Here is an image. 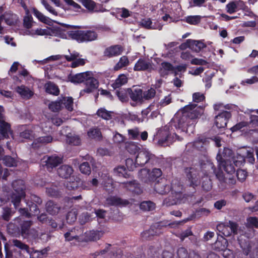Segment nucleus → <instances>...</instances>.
<instances>
[{
    "label": "nucleus",
    "instance_id": "nucleus-1",
    "mask_svg": "<svg viewBox=\"0 0 258 258\" xmlns=\"http://www.w3.org/2000/svg\"><path fill=\"white\" fill-rule=\"evenodd\" d=\"M9 243L5 245L6 258H12L13 254L16 258H23L25 254L31 255L32 249L21 240L13 239Z\"/></svg>",
    "mask_w": 258,
    "mask_h": 258
},
{
    "label": "nucleus",
    "instance_id": "nucleus-2",
    "mask_svg": "<svg viewBox=\"0 0 258 258\" xmlns=\"http://www.w3.org/2000/svg\"><path fill=\"white\" fill-rule=\"evenodd\" d=\"M74 99L72 97L61 96L55 101L51 102L48 105L49 109L52 112H56L66 109L72 112L74 109Z\"/></svg>",
    "mask_w": 258,
    "mask_h": 258
},
{
    "label": "nucleus",
    "instance_id": "nucleus-3",
    "mask_svg": "<svg viewBox=\"0 0 258 258\" xmlns=\"http://www.w3.org/2000/svg\"><path fill=\"white\" fill-rule=\"evenodd\" d=\"M14 191L10 196V200L16 209L20 206L21 201L25 196V186L22 180H16L12 183Z\"/></svg>",
    "mask_w": 258,
    "mask_h": 258
},
{
    "label": "nucleus",
    "instance_id": "nucleus-4",
    "mask_svg": "<svg viewBox=\"0 0 258 258\" xmlns=\"http://www.w3.org/2000/svg\"><path fill=\"white\" fill-rule=\"evenodd\" d=\"M84 88L80 92V97L86 96L87 95L94 93L95 99H97L99 96L98 88L99 82L93 76H89L83 83Z\"/></svg>",
    "mask_w": 258,
    "mask_h": 258
},
{
    "label": "nucleus",
    "instance_id": "nucleus-5",
    "mask_svg": "<svg viewBox=\"0 0 258 258\" xmlns=\"http://www.w3.org/2000/svg\"><path fill=\"white\" fill-rule=\"evenodd\" d=\"M239 244L245 255H249L250 258H258V245L249 240H239Z\"/></svg>",
    "mask_w": 258,
    "mask_h": 258
},
{
    "label": "nucleus",
    "instance_id": "nucleus-6",
    "mask_svg": "<svg viewBox=\"0 0 258 258\" xmlns=\"http://www.w3.org/2000/svg\"><path fill=\"white\" fill-rule=\"evenodd\" d=\"M33 224L32 221H24L22 226V236L28 239L29 241H36L39 238V233L37 230L31 228Z\"/></svg>",
    "mask_w": 258,
    "mask_h": 258
},
{
    "label": "nucleus",
    "instance_id": "nucleus-7",
    "mask_svg": "<svg viewBox=\"0 0 258 258\" xmlns=\"http://www.w3.org/2000/svg\"><path fill=\"white\" fill-rule=\"evenodd\" d=\"M157 161L156 156L146 150H142L138 152L135 160V164L142 166L147 163L154 164Z\"/></svg>",
    "mask_w": 258,
    "mask_h": 258
},
{
    "label": "nucleus",
    "instance_id": "nucleus-8",
    "mask_svg": "<svg viewBox=\"0 0 258 258\" xmlns=\"http://www.w3.org/2000/svg\"><path fill=\"white\" fill-rule=\"evenodd\" d=\"M62 162L61 158L56 155L45 156L41 160V165L49 171L56 167Z\"/></svg>",
    "mask_w": 258,
    "mask_h": 258
},
{
    "label": "nucleus",
    "instance_id": "nucleus-9",
    "mask_svg": "<svg viewBox=\"0 0 258 258\" xmlns=\"http://www.w3.org/2000/svg\"><path fill=\"white\" fill-rule=\"evenodd\" d=\"M23 225V221H21L19 218H17L8 224L7 231L13 236L19 237L20 235L22 236Z\"/></svg>",
    "mask_w": 258,
    "mask_h": 258
},
{
    "label": "nucleus",
    "instance_id": "nucleus-10",
    "mask_svg": "<svg viewBox=\"0 0 258 258\" xmlns=\"http://www.w3.org/2000/svg\"><path fill=\"white\" fill-rule=\"evenodd\" d=\"M216 159L220 168L222 167L229 174H232L235 172L236 166L234 165L232 160L224 159L220 154L217 155Z\"/></svg>",
    "mask_w": 258,
    "mask_h": 258
},
{
    "label": "nucleus",
    "instance_id": "nucleus-11",
    "mask_svg": "<svg viewBox=\"0 0 258 258\" xmlns=\"http://www.w3.org/2000/svg\"><path fill=\"white\" fill-rule=\"evenodd\" d=\"M214 109L215 111L219 113H231V111L244 112V110L239 108V107L232 104H227L224 105L222 103H217L214 105Z\"/></svg>",
    "mask_w": 258,
    "mask_h": 258
},
{
    "label": "nucleus",
    "instance_id": "nucleus-12",
    "mask_svg": "<svg viewBox=\"0 0 258 258\" xmlns=\"http://www.w3.org/2000/svg\"><path fill=\"white\" fill-rule=\"evenodd\" d=\"M186 180L188 184L195 188L200 184L199 178L197 171L193 168H186L185 169Z\"/></svg>",
    "mask_w": 258,
    "mask_h": 258
},
{
    "label": "nucleus",
    "instance_id": "nucleus-13",
    "mask_svg": "<svg viewBox=\"0 0 258 258\" xmlns=\"http://www.w3.org/2000/svg\"><path fill=\"white\" fill-rule=\"evenodd\" d=\"M228 241L223 236H218L216 241L212 244L213 249L218 251H223L224 256H226V252H230L229 249H227Z\"/></svg>",
    "mask_w": 258,
    "mask_h": 258
},
{
    "label": "nucleus",
    "instance_id": "nucleus-14",
    "mask_svg": "<svg viewBox=\"0 0 258 258\" xmlns=\"http://www.w3.org/2000/svg\"><path fill=\"white\" fill-rule=\"evenodd\" d=\"M123 48L120 45H113L106 48L103 51V56L110 58L121 54Z\"/></svg>",
    "mask_w": 258,
    "mask_h": 258
},
{
    "label": "nucleus",
    "instance_id": "nucleus-15",
    "mask_svg": "<svg viewBox=\"0 0 258 258\" xmlns=\"http://www.w3.org/2000/svg\"><path fill=\"white\" fill-rule=\"evenodd\" d=\"M0 134L4 138H8L13 135L11 125L5 121L3 114H0Z\"/></svg>",
    "mask_w": 258,
    "mask_h": 258
},
{
    "label": "nucleus",
    "instance_id": "nucleus-16",
    "mask_svg": "<svg viewBox=\"0 0 258 258\" xmlns=\"http://www.w3.org/2000/svg\"><path fill=\"white\" fill-rule=\"evenodd\" d=\"M245 6V4L243 1L234 0L230 1L226 5V10L227 13L232 14L240 10H243Z\"/></svg>",
    "mask_w": 258,
    "mask_h": 258
},
{
    "label": "nucleus",
    "instance_id": "nucleus-17",
    "mask_svg": "<svg viewBox=\"0 0 258 258\" xmlns=\"http://www.w3.org/2000/svg\"><path fill=\"white\" fill-rule=\"evenodd\" d=\"M89 76H93V74L90 71H87L83 73H78L74 75L71 74L68 76V80L74 84L84 83L85 80L88 78Z\"/></svg>",
    "mask_w": 258,
    "mask_h": 258
},
{
    "label": "nucleus",
    "instance_id": "nucleus-18",
    "mask_svg": "<svg viewBox=\"0 0 258 258\" xmlns=\"http://www.w3.org/2000/svg\"><path fill=\"white\" fill-rule=\"evenodd\" d=\"M245 226L248 229L249 233L247 237H253L255 230L254 229H258V218L256 217H249L246 219Z\"/></svg>",
    "mask_w": 258,
    "mask_h": 258
},
{
    "label": "nucleus",
    "instance_id": "nucleus-19",
    "mask_svg": "<svg viewBox=\"0 0 258 258\" xmlns=\"http://www.w3.org/2000/svg\"><path fill=\"white\" fill-rule=\"evenodd\" d=\"M154 190L160 195L168 193L170 190V185L165 179L157 181L154 185Z\"/></svg>",
    "mask_w": 258,
    "mask_h": 258
},
{
    "label": "nucleus",
    "instance_id": "nucleus-20",
    "mask_svg": "<svg viewBox=\"0 0 258 258\" xmlns=\"http://www.w3.org/2000/svg\"><path fill=\"white\" fill-rule=\"evenodd\" d=\"M152 68V62L144 58H140L135 63L134 70L135 71H151Z\"/></svg>",
    "mask_w": 258,
    "mask_h": 258
},
{
    "label": "nucleus",
    "instance_id": "nucleus-21",
    "mask_svg": "<svg viewBox=\"0 0 258 258\" xmlns=\"http://www.w3.org/2000/svg\"><path fill=\"white\" fill-rule=\"evenodd\" d=\"M120 184L133 194L140 195L143 191L140 185L136 180L124 181L120 182Z\"/></svg>",
    "mask_w": 258,
    "mask_h": 258
},
{
    "label": "nucleus",
    "instance_id": "nucleus-22",
    "mask_svg": "<svg viewBox=\"0 0 258 258\" xmlns=\"http://www.w3.org/2000/svg\"><path fill=\"white\" fill-rule=\"evenodd\" d=\"M129 203L128 200L116 196H109L105 201V204L108 206H127Z\"/></svg>",
    "mask_w": 258,
    "mask_h": 258
},
{
    "label": "nucleus",
    "instance_id": "nucleus-23",
    "mask_svg": "<svg viewBox=\"0 0 258 258\" xmlns=\"http://www.w3.org/2000/svg\"><path fill=\"white\" fill-rule=\"evenodd\" d=\"M204 106L190 103L180 109L181 113H204Z\"/></svg>",
    "mask_w": 258,
    "mask_h": 258
},
{
    "label": "nucleus",
    "instance_id": "nucleus-24",
    "mask_svg": "<svg viewBox=\"0 0 258 258\" xmlns=\"http://www.w3.org/2000/svg\"><path fill=\"white\" fill-rule=\"evenodd\" d=\"M129 96L132 101L136 103H143V90L141 88L132 89L128 88Z\"/></svg>",
    "mask_w": 258,
    "mask_h": 258
},
{
    "label": "nucleus",
    "instance_id": "nucleus-25",
    "mask_svg": "<svg viewBox=\"0 0 258 258\" xmlns=\"http://www.w3.org/2000/svg\"><path fill=\"white\" fill-rule=\"evenodd\" d=\"M157 135L159 137L165 136V138L159 140L158 143L159 145L164 147L169 146V144L171 143L169 142L171 138L169 135L167 127H165L164 128L159 130Z\"/></svg>",
    "mask_w": 258,
    "mask_h": 258
},
{
    "label": "nucleus",
    "instance_id": "nucleus-26",
    "mask_svg": "<svg viewBox=\"0 0 258 258\" xmlns=\"http://www.w3.org/2000/svg\"><path fill=\"white\" fill-rule=\"evenodd\" d=\"M170 185L172 194L174 195L176 198H179L182 192L183 185L176 179L173 180Z\"/></svg>",
    "mask_w": 258,
    "mask_h": 258
},
{
    "label": "nucleus",
    "instance_id": "nucleus-27",
    "mask_svg": "<svg viewBox=\"0 0 258 258\" xmlns=\"http://www.w3.org/2000/svg\"><path fill=\"white\" fill-rule=\"evenodd\" d=\"M174 67L170 62L163 61L161 63L159 69V73L161 77H165L169 74V72L173 73Z\"/></svg>",
    "mask_w": 258,
    "mask_h": 258
},
{
    "label": "nucleus",
    "instance_id": "nucleus-28",
    "mask_svg": "<svg viewBox=\"0 0 258 258\" xmlns=\"http://www.w3.org/2000/svg\"><path fill=\"white\" fill-rule=\"evenodd\" d=\"M47 212L51 215H56L60 211L61 207L52 201H48L45 204Z\"/></svg>",
    "mask_w": 258,
    "mask_h": 258
},
{
    "label": "nucleus",
    "instance_id": "nucleus-29",
    "mask_svg": "<svg viewBox=\"0 0 258 258\" xmlns=\"http://www.w3.org/2000/svg\"><path fill=\"white\" fill-rule=\"evenodd\" d=\"M230 114H218L215 117V124L219 128H225L227 123L228 118Z\"/></svg>",
    "mask_w": 258,
    "mask_h": 258
},
{
    "label": "nucleus",
    "instance_id": "nucleus-30",
    "mask_svg": "<svg viewBox=\"0 0 258 258\" xmlns=\"http://www.w3.org/2000/svg\"><path fill=\"white\" fill-rule=\"evenodd\" d=\"M188 47L195 52H199L203 48L206 47L207 45L202 41L195 40L191 39L187 40Z\"/></svg>",
    "mask_w": 258,
    "mask_h": 258
},
{
    "label": "nucleus",
    "instance_id": "nucleus-31",
    "mask_svg": "<svg viewBox=\"0 0 258 258\" xmlns=\"http://www.w3.org/2000/svg\"><path fill=\"white\" fill-rule=\"evenodd\" d=\"M16 91L20 94L22 98L26 99L31 98L34 94L33 91L24 85L17 87Z\"/></svg>",
    "mask_w": 258,
    "mask_h": 258
},
{
    "label": "nucleus",
    "instance_id": "nucleus-32",
    "mask_svg": "<svg viewBox=\"0 0 258 258\" xmlns=\"http://www.w3.org/2000/svg\"><path fill=\"white\" fill-rule=\"evenodd\" d=\"M59 176L63 178L69 177L73 172L72 167L68 165H62L57 170Z\"/></svg>",
    "mask_w": 258,
    "mask_h": 258
},
{
    "label": "nucleus",
    "instance_id": "nucleus-33",
    "mask_svg": "<svg viewBox=\"0 0 258 258\" xmlns=\"http://www.w3.org/2000/svg\"><path fill=\"white\" fill-rule=\"evenodd\" d=\"M160 233V230L155 225H153L151 226L149 229L144 231L141 235L143 239L150 240L152 237L159 235Z\"/></svg>",
    "mask_w": 258,
    "mask_h": 258
},
{
    "label": "nucleus",
    "instance_id": "nucleus-34",
    "mask_svg": "<svg viewBox=\"0 0 258 258\" xmlns=\"http://www.w3.org/2000/svg\"><path fill=\"white\" fill-rule=\"evenodd\" d=\"M83 184V181L78 177H72L65 183V186L69 190H74L79 188Z\"/></svg>",
    "mask_w": 258,
    "mask_h": 258
},
{
    "label": "nucleus",
    "instance_id": "nucleus-35",
    "mask_svg": "<svg viewBox=\"0 0 258 258\" xmlns=\"http://www.w3.org/2000/svg\"><path fill=\"white\" fill-rule=\"evenodd\" d=\"M212 168L217 178L220 182V185H219V186H220V188L222 190L226 189L225 183L226 182V179L224 176L223 172L221 169L217 170L214 166H212Z\"/></svg>",
    "mask_w": 258,
    "mask_h": 258
},
{
    "label": "nucleus",
    "instance_id": "nucleus-36",
    "mask_svg": "<svg viewBox=\"0 0 258 258\" xmlns=\"http://www.w3.org/2000/svg\"><path fill=\"white\" fill-rule=\"evenodd\" d=\"M103 233L101 231L92 230L85 233V240L86 241H96L100 239Z\"/></svg>",
    "mask_w": 258,
    "mask_h": 258
},
{
    "label": "nucleus",
    "instance_id": "nucleus-37",
    "mask_svg": "<svg viewBox=\"0 0 258 258\" xmlns=\"http://www.w3.org/2000/svg\"><path fill=\"white\" fill-rule=\"evenodd\" d=\"M46 93L54 96H57L59 94V89L54 83L48 81L44 85Z\"/></svg>",
    "mask_w": 258,
    "mask_h": 258
},
{
    "label": "nucleus",
    "instance_id": "nucleus-38",
    "mask_svg": "<svg viewBox=\"0 0 258 258\" xmlns=\"http://www.w3.org/2000/svg\"><path fill=\"white\" fill-rule=\"evenodd\" d=\"M47 195L52 197H58L61 195L60 189L56 185L51 184L46 187Z\"/></svg>",
    "mask_w": 258,
    "mask_h": 258
},
{
    "label": "nucleus",
    "instance_id": "nucleus-39",
    "mask_svg": "<svg viewBox=\"0 0 258 258\" xmlns=\"http://www.w3.org/2000/svg\"><path fill=\"white\" fill-rule=\"evenodd\" d=\"M98 35L93 30H83L82 42H89L95 40L97 39Z\"/></svg>",
    "mask_w": 258,
    "mask_h": 258
},
{
    "label": "nucleus",
    "instance_id": "nucleus-40",
    "mask_svg": "<svg viewBox=\"0 0 258 258\" xmlns=\"http://www.w3.org/2000/svg\"><path fill=\"white\" fill-rule=\"evenodd\" d=\"M68 34L70 39L75 40L79 43H82L83 30H70L68 31Z\"/></svg>",
    "mask_w": 258,
    "mask_h": 258
},
{
    "label": "nucleus",
    "instance_id": "nucleus-41",
    "mask_svg": "<svg viewBox=\"0 0 258 258\" xmlns=\"http://www.w3.org/2000/svg\"><path fill=\"white\" fill-rule=\"evenodd\" d=\"M217 229L221 234H219L218 236H220V235L226 237H228L231 235V231L230 230V228H229L228 224L226 225L223 223H220L218 224L217 226Z\"/></svg>",
    "mask_w": 258,
    "mask_h": 258
},
{
    "label": "nucleus",
    "instance_id": "nucleus-42",
    "mask_svg": "<svg viewBox=\"0 0 258 258\" xmlns=\"http://www.w3.org/2000/svg\"><path fill=\"white\" fill-rule=\"evenodd\" d=\"M127 82V78L124 74H121L118 76L115 82L111 85L112 87L114 89L119 88L122 85L125 84Z\"/></svg>",
    "mask_w": 258,
    "mask_h": 258
},
{
    "label": "nucleus",
    "instance_id": "nucleus-43",
    "mask_svg": "<svg viewBox=\"0 0 258 258\" xmlns=\"http://www.w3.org/2000/svg\"><path fill=\"white\" fill-rule=\"evenodd\" d=\"M89 138L97 141L102 140V136L100 130L98 127L91 128L88 132Z\"/></svg>",
    "mask_w": 258,
    "mask_h": 258
},
{
    "label": "nucleus",
    "instance_id": "nucleus-44",
    "mask_svg": "<svg viewBox=\"0 0 258 258\" xmlns=\"http://www.w3.org/2000/svg\"><path fill=\"white\" fill-rule=\"evenodd\" d=\"M188 118L187 114H175L173 120L174 122H177L179 125L183 126L185 123H190Z\"/></svg>",
    "mask_w": 258,
    "mask_h": 258
},
{
    "label": "nucleus",
    "instance_id": "nucleus-45",
    "mask_svg": "<svg viewBox=\"0 0 258 258\" xmlns=\"http://www.w3.org/2000/svg\"><path fill=\"white\" fill-rule=\"evenodd\" d=\"M128 88L126 89H120L116 91L115 94L121 102H126L128 101Z\"/></svg>",
    "mask_w": 258,
    "mask_h": 258
},
{
    "label": "nucleus",
    "instance_id": "nucleus-46",
    "mask_svg": "<svg viewBox=\"0 0 258 258\" xmlns=\"http://www.w3.org/2000/svg\"><path fill=\"white\" fill-rule=\"evenodd\" d=\"M209 143V139L206 138H199L194 142V146L197 149L203 151L205 150V146Z\"/></svg>",
    "mask_w": 258,
    "mask_h": 258
},
{
    "label": "nucleus",
    "instance_id": "nucleus-47",
    "mask_svg": "<svg viewBox=\"0 0 258 258\" xmlns=\"http://www.w3.org/2000/svg\"><path fill=\"white\" fill-rule=\"evenodd\" d=\"M141 210L143 211H151L155 209V204L150 201H143L140 205Z\"/></svg>",
    "mask_w": 258,
    "mask_h": 258
},
{
    "label": "nucleus",
    "instance_id": "nucleus-48",
    "mask_svg": "<svg viewBox=\"0 0 258 258\" xmlns=\"http://www.w3.org/2000/svg\"><path fill=\"white\" fill-rule=\"evenodd\" d=\"M232 161L236 167H240L245 162V158L244 156L237 153L234 154Z\"/></svg>",
    "mask_w": 258,
    "mask_h": 258
},
{
    "label": "nucleus",
    "instance_id": "nucleus-49",
    "mask_svg": "<svg viewBox=\"0 0 258 258\" xmlns=\"http://www.w3.org/2000/svg\"><path fill=\"white\" fill-rule=\"evenodd\" d=\"M129 60L126 56H122L119 59V61L114 66V70L118 71L121 68L126 67L128 65Z\"/></svg>",
    "mask_w": 258,
    "mask_h": 258
},
{
    "label": "nucleus",
    "instance_id": "nucleus-50",
    "mask_svg": "<svg viewBox=\"0 0 258 258\" xmlns=\"http://www.w3.org/2000/svg\"><path fill=\"white\" fill-rule=\"evenodd\" d=\"M139 177L144 182L148 183L150 182V179L149 178L150 175L148 170L146 169H142L139 172L138 174Z\"/></svg>",
    "mask_w": 258,
    "mask_h": 258
},
{
    "label": "nucleus",
    "instance_id": "nucleus-51",
    "mask_svg": "<svg viewBox=\"0 0 258 258\" xmlns=\"http://www.w3.org/2000/svg\"><path fill=\"white\" fill-rule=\"evenodd\" d=\"M77 211L76 209H72L69 211L66 216L67 222L70 224L74 223L77 220Z\"/></svg>",
    "mask_w": 258,
    "mask_h": 258
},
{
    "label": "nucleus",
    "instance_id": "nucleus-52",
    "mask_svg": "<svg viewBox=\"0 0 258 258\" xmlns=\"http://www.w3.org/2000/svg\"><path fill=\"white\" fill-rule=\"evenodd\" d=\"M156 90L153 88H150L147 91H143V101L144 100H149L153 98L156 95Z\"/></svg>",
    "mask_w": 258,
    "mask_h": 258
},
{
    "label": "nucleus",
    "instance_id": "nucleus-53",
    "mask_svg": "<svg viewBox=\"0 0 258 258\" xmlns=\"http://www.w3.org/2000/svg\"><path fill=\"white\" fill-rule=\"evenodd\" d=\"M140 25L147 29H156L157 27L152 25V22L150 18L143 19L140 22Z\"/></svg>",
    "mask_w": 258,
    "mask_h": 258
},
{
    "label": "nucleus",
    "instance_id": "nucleus-54",
    "mask_svg": "<svg viewBox=\"0 0 258 258\" xmlns=\"http://www.w3.org/2000/svg\"><path fill=\"white\" fill-rule=\"evenodd\" d=\"M114 173L119 176H123L125 178L129 177V174L126 172V170L124 166H119L114 169Z\"/></svg>",
    "mask_w": 258,
    "mask_h": 258
},
{
    "label": "nucleus",
    "instance_id": "nucleus-55",
    "mask_svg": "<svg viewBox=\"0 0 258 258\" xmlns=\"http://www.w3.org/2000/svg\"><path fill=\"white\" fill-rule=\"evenodd\" d=\"M81 172L85 175H89L91 172L90 164L87 162L82 163L79 167Z\"/></svg>",
    "mask_w": 258,
    "mask_h": 258
},
{
    "label": "nucleus",
    "instance_id": "nucleus-56",
    "mask_svg": "<svg viewBox=\"0 0 258 258\" xmlns=\"http://www.w3.org/2000/svg\"><path fill=\"white\" fill-rule=\"evenodd\" d=\"M162 174L161 170L159 168H154L151 172H150V179L151 181H154L158 178L160 177Z\"/></svg>",
    "mask_w": 258,
    "mask_h": 258
},
{
    "label": "nucleus",
    "instance_id": "nucleus-57",
    "mask_svg": "<svg viewBox=\"0 0 258 258\" xmlns=\"http://www.w3.org/2000/svg\"><path fill=\"white\" fill-rule=\"evenodd\" d=\"M201 21L200 16H189L185 17V22L190 25H196Z\"/></svg>",
    "mask_w": 258,
    "mask_h": 258
},
{
    "label": "nucleus",
    "instance_id": "nucleus-58",
    "mask_svg": "<svg viewBox=\"0 0 258 258\" xmlns=\"http://www.w3.org/2000/svg\"><path fill=\"white\" fill-rule=\"evenodd\" d=\"M212 181L210 178L207 176H204L202 178V187L206 191L210 190L212 188Z\"/></svg>",
    "mask_w": 258,
    "mask_h": 258
},
{
    "label": "nucleus",
    "instance_id": "nucleus-59",
    "mask_svg": "<svg viewBox=\"0 0 258 258\" xmlns=\"http://www.w3.org/2000/svg\"><path fill=\"white\" fill-rule=\"evenodd\" d=\"M12 216V212L11 208L8 207H4L3 208L2 212V218L6 220L9 221Z\"/></svg>",
    "mask_w": 258,
    "mask_h": 258
},
{
    "label": "nucleus",
    "instance_id": "nucleus-60",
    "mask_svg": "<svg viewBox=\"0 0 258 258\" xmlns=\"http://www.w3.org/2000/svg\"><path fill=\"white\" fill-rule=\"evenodd\" d=\"M4 163L7 166L12 167L17 165L16 160L10 156H6L3 158Z\"/></svg>",
    "mask_w": 258,
    "mask_h": 258
},
{
    "label": "nucleus",
    "instance_id": "nucleus-61",
    "mask_svg": "<svg viewBox=\"0 0 258 258\" xmlns=\"http://www.w3.org/2000/svg\"><path fill=\"white\" fill-rule=\"evenodd\" d=\"M176 253L178 258H187V257L189 258V253L185 247H181L178 248Z\"/></svg>",
    "mask_w": 258,
    "mask_h": 258
},
{
    "label": "nucleus",
    "instance_id": "nucleus-62",
    "mask_svg": "<svg viewBox=\"0 0 258 258\" xmlns=\"http://www.w3.org/2000/svg\"><path fill=\"white\" fill-rule=\"evenodd\" d=\"M235 153L233 151L228 148H224L222 152V156H223L226 159L232 160Z\"/></svg>",
    "mask_w": 258,
    "mask_h": 258
},
{
    "label": "nucleus",
    "instance_id": "nucleus-63",
    "mask_svg": "<svg viewBox=\"0 0 258 258\" xmlns=\"http://www.w3.org/2000/svg\"><path fill=\"white\" fill-rule=\"evenodd\" d=\"M250 124L249 121H241L231 128L232 131L236 132L238 130H241L243 127H247Z\"/></svg>",
    "mask_w": 258,
    "mask_h": 258
},
{
    "label": "nucleus",
    "instance_id": "nucleus-64",
    "mask_svg": "<svg viewBox=\"0 0 258 258\" xmlns=\"http://www.w3.org/2000/svg\"><path fill=\"white\" fill-rule=\"evenodd\" d=\"M67 142L70 145L78 146L80 145L81 140L77 136H70L67 137Z\"/></svg>",
    "mask_w": 258,
    "mask_h": 258
}]
</instances>
